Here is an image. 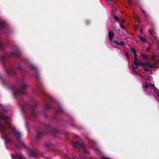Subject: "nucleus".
I'll list each match as a JSON object with an SVG mask.
<instances>
[{"label": "nucleus", "mask_w": 159, "mask_h": 159, "mask_svg": "<svg viewBox=\"0 0 159 159\" xmlns=\"http://www.w3.org/2000/svg\"><path fill=\"white\" fill-rule=\"evenodd\" d=\"M7 111L2 106L0 105V132L2 134V137L4 139L6 144H9L12 142L9 138L12 134L16 138L17 143L16 146L17 148H25L23 141L21 139V134L10 123V117L5 115Z\"/></svg>", "instance_id": "f257e3e1"}, {"label": "nucleus", "mask_w": 159, "mask_h": 159, "mask_svg": "<svg viewBox=\"0 0 159 159\" xmlns=\"http://www.w3.org/2000/svg\"><path fill=\"white\" fill-rule=\"evenodd\" d=\"M29 87V85L25 83L23 79H20L18 82L17 86L12 89L14 97L17 100L21 99L25 94V91Z\"/></svg>", "instance_id": "f03ea898"}, {"label": "nucleus", "mask_w": 159, "mask_h": 159, "mask_svg": "<svg viewBox=\"0 0 159 159\" xmlns=\"http://www.w3.org/2000/svg\"><path fill=\"white\" fill-rule=\"evenodd\" d=\"M150 78L148 77L146 82L143 85L144 92L147 95L154 96L156 98L157 97L159 99V91L155 88L153 84H150L148 83V80L150 81Z\"/></svg>", "instance_id": "7ed1b4c3"}, {"label": "nucleus", "mask_w": 159, "mask_h": 159, "mask_svg": "<svg viewBox=\"0 0 159 159\" xmlns=\"http://www.w3.org/2000/svg\"><path fill=\"white\" fill-rule=\"evenodd\" d=\"M35 105L34 106H30L25 105L20 107V108L22 111L24 112L25 111H28L29 110L31 115L33 116L37 115V112L38 111L37 107V102L36 101L34 102Z\"/></svg>", "instance_id": "20e7f679"}, {"label": "nucleus", "mask_w": 159, "mask_h": 159, "mask_svg": "<svg viewBox=\"0 0 159 159\" xmlns=\"http://www.w3.org/2000/svg\"><path fill=\"white\" fill-rule=\"evenodd\" d=\"M72 144L74 148H79L84 154H87L89 156L90 153L89 151L86 149V145L83 141H81L80 142H73L72 143Z\"/></svg>", "instance_id": "39448f33"}, {"label": "nucleus", "mask_w": 159, "mask_h": 159, "mask_svg": "<svg viewBox=\"0 0 159 159\" xmlns=\"http://www.w3.org/2000/svg\"><path fill=\"white\" fill-rule=\"evenodd\" d=\"M114 34L113 32L111 31H109L108 32V38L109 42L108 44L110 45L111 47H116L118 44L120 45H124L125 43L123 41H121L119 43L118 41L116 40H113L112 38L114 37Z\"/></svg>", "instance_id": "423d86ee"}, {"label": "nucleus", "mask_w": 159, "mask_h": 159, "mask_svg": "<svg viewBox=\"0 0 159 159\" xmlns=\"http://www.w3.org/2000/svg\"><path fill=\"white\" fill-rule=\"evenodd\" d=\"M23 61L24 62L25 65L26 66H29L31 70H35L36 71L35 75V77L38 82H39V74L37 72L38 69L37 67L32 64L30 63L28 60L27 59H24Z\"/></svg>", "instance_id": "0eeeda50"}, {"label": "nucleus", "mask_w": 159, "mask_h": 159, "mask_svg": "<svg viewBox=\"0 0 159 159\" xmlns=\"http://www.w3.org/2000/svg\"><path fill=\"white\" fill-rule=\"evenodd\" d=\"M5 69L6 71L7 74L15 75L16 74V70H20L22 69V67L19 64L18 66L15 68V69H14L12 67L7 68L5 66Z\"/></svg>", "instance_id": "6e6552de"}, {"label": "nucleus", "mask_w": 159, "mask_h": 159, "mask_svg": "<svg viewBox=\"0 0 159 159\" xmlns=\"http://www.w3.org/2000/svg\"><path fill=\"white\" fill-rule=\"evenodd\" d=\"M136 57H134L135 58L134 60V63L135 66H139L146 65L149 67H152L153 66L151 64L148 62L144 63L140 62L139 61L135 58Z\"/></svg>", "instance_id": "1a4fd4ad"}, {"label": "nucleus", "mask_w": 159, "mask_h": 159, "mask_svg": "<svg viewBox=\"0 0 159 159\" xmlns=\"http://www.w3.org/2000/svg\"><path fill=\"white\" fill-rule=\"evenodd\" d=\"M15 52H14L13 51L11 52L9 55L10 57H16V56H19L20 54V52L19 49L17 47H15Z\"/></svg>", "instance_id": "9d476101"}, {"label": "nucleus", "mask_w": 159, "mask_h": 159, "mask_svg": "<svg viewBox=\"0 0 159 159\" xmlns=\"http://www.w3.org/2000/svg\"><path fill=\"white\" fill-rule=\"evenodd\" d=\"M12 159H25L24 157L22 154H19L15 156L11 155Z\"/></svg>", "instance_id": "9b49d317"}, {"label": "nucleus", "mask_w": 159, "mask_h": 159, "mask_svg": "<svg viewBox=\"0 0 159 159\" xmlns=\"http://www.w3.org/2000/svg\"><path fill=\"white\" fill-rule=\"evenodd\" d=\"M7 26L6 22L3 20L0 19V29H2Z\"/></svg>", "instance_id": "f8f14e48"}, {"label": "nucleus", "mask_w": 159, "mask_h": 159, "mask_svg": "<svg viewBox=\"0 0 159 159\" xmlns=\"http://www.w3.org/2000/svg\"><path fill=\"white\" fill-rule=\"evenodd\" d=\"M28 153L29 156L31 157L36 156L37 154L36 152L30 149L29 150Z\"/></svg>", "instance_id": "ddd939ff"}, {"label": "nucleus", "mask_w": 159, "mask_h": 159, "mask_svg": "<svg viewBox=\"0 0 159 159\" xmlns=\"http://www.w3.org/2000/svg\"><path fill=\"white\" fill-rule=\"evenodd\" d=\"M7 58L6 57L3 55L1 56L0 57V60H1L2 64H3L5 66V61L7 60Z\"/></svg>", "instance_id": "4468645a"}, {"label": "nucleus", "mask_w": 159, "mask_h": 159, "mask_svg": "<svg viewBox=\"0 0 159 159\" xmlns=\"http://www.w3.org/2000/svg\"><path fill=\"white\" fill-rule=\"evenodd\" d=\"M57 106L58 107L55 109L57 112L58 111H60L61 112H63V110L61 105L59 103H58Z\"/></svg>", "instance_id": "2eb2a0df"}, {"label": "nucleus", "mask_w": 159, "mask_h": 159, "mask_svg": "<svg viewBox=\"0 0 159 159\" xmlns=\"http://www.w3.org/2000/svg\"><path fill=\"white\" fill-rule=\"evenodd\" d=\"M140 39L142 42L143 43H146L147 42V39L144 37L142 36H140Z\"/></svg>", "instance_id": "dca6fc26"}, {"label": "nucleus", "mask_w": 159, "mask_h": 159, "mask_svg": "<svg viewBox=\"0 0 159 159\" xmlns=\"http://www.w3.org/2000/svg\"><path fill=\"white\" fill-rule=\"evenodd\" d=\"M5 45L0 41V50H3L5 48Z\"/></svg>", "instance_id": "f3484780"}, {"label": "nucleus", "mask_w": 159, "mask_h": 159, "mask_svg": "<svg viewBox=\"0 0 159 159\" xmlns=\"http://www.w3.org/2000/svg\"><path fill=\"white\" fill-rule=\"evenodd\" d=\"M119 21L121 23L120 24V27H121L122 29H124V26H123V25H122V24H123L125 22V20H124V19H122L121 20H120Z\"/></svg>", "instance_id": "a211bd4d"}, {"label": "nucleus", "mask_w": 159, "mask_h": 159, "mask_svg": "<svg viewBox=\"0 0 159 159\" xmlns=\"http://www.w3.org/2000/svg\"><path fill=\"white\" fill-rule=\"evenodd\" d=\"M130 50L133 53V54L134 56V57H136L137 55L136 54V52L134 48L133 47H132L131 48Z\"/></svg>", "instance_id": "6ab92c4d"}, {"label": "nucleus", "mask_w": 159, "mask_h": 159, "mask_svg": "<svg viewBox=\"0 0 159 159\" xmlns=\"http://www.w3.org/2000/svg\"><path fill=\"white\" fill-rule=\"evenodd\" d=\"M43 135V134L41 133H38L36 136V139H39V138L41 137Z\"/></svg>", "instance_id": "aec40b11"}, {"label": "nucleus", "mask_w": 159, "mask_h": 159, "mask_svg": "<svg viewBox=\"0 0 159 159\" xmlns=\"http://www.w3.org/2000/svg\"><path fill=\"white\" fill-rule=\"evenodd\" d=\"M141 57L144 60H148V58L147 55L142 54L141 55Z\"/></svg>", "instance_id": "412c9836"}, {"label": "nucleus", "mask_w": 159, "mask_h": 159, "mask_svg": "<svg viewBox=\"0 0 159 159\" xmlns=\"http://www.w3.org/2000/svg\"><path fill=\"white\" fill-rule=\"evenodd\" d=\"M51 107L50 104L48 103H46L45 105V108L47 110L50 109Z\"/></svg>", "instance_id": "4be33fe9"}, {"label": "nucleus", "mask_w": 159, "mask_h": 159, "mask_svg": "<svg viewBox=\"0 0 159 159\" xmlns=\"http://www.w3.org/2000/svg\"><path fill=\"white\" fill-rule=\"evenodd\" d=\"M102 159H111L110 158H109L105 156H102L101 157Z\"/></svg>", "instance_id": "5701e85b"}, {"label": "nucleus", "mask_w": 159, "mask_h": 159, "mask_svg": "<svg viewBox=\"0 0 159 159\" xmlns=\"http://www.w3.org/2000/svg\"><path fill=\"white\" fill-rule=\"evenodd\" d=\"M114 19L116 21H118V20H119V19H118V17L116 16H115L114 17Z\"/></svg>", "instance_id": "b1692460"}, {"label": "nucleus", "mask_w": 159, "mask_h": 159, "mask_svg": "<svg viewBox=\"0 0 159 159\" xmlns=\"http://www.w3.org/2000/svg\"><path fill=\"white\" fill-rule=\"evenodd\" d=\"M132 69L133 71H136L137 70V67H136L133 66V67Z\"/></svg>", "instance_id": "393cba45"}, {"label": "nucleus", "mask_w": 159, "mask_h": 159, "mask_svg": "<svg viewBox=\"0 0 159 159\" xmlns=\"http://www.w3.org/2000/svg\"><path fill=\"white\" fill-rule=\"evenodd\" d=\"M125 54L126 56V58L127 59H129V57L128 56V54L127 52H126Z\"/></svg>", "instance_id": "a878e982"}, {"label": "nucleus", "mask_w": 159, "mask_h": 159, "mask_svg": "<svg viewBox=\"0 0 159 159\" xmlns=\"http://www.w3.org/2000/svg\"><path fill=\"white\" fill-rule=\"evenodd\" d=\"M141 10H142V12H143L144 14H146V12H145V11L144 10H143V9H141Z\"/></svg>", "instance_id": "bb28decb"}, {"label": "nucleus", "mask_w": 159, "mask_h": 159, "mask_svg": "<svg viewBox=\"0 0 159 159\" xmlns=\"http://www.w3.org/2000/svg\"><path fill=\"white\" fill-rule=\"evenodd\" d=\"M91 142H92L94 144H95L96 143V142L94 140H92Z\"/></svg>", "instance_id": "cd10ccee"}, {"label": "nucleus", "mask_w": 159, "mask_h": 159, "mask_svg": "<svg viewBox=\"0 0 159 159\" xmlns=\"http://www.w3.org/2000/svg\"><path fill=\"white\" fill-rule=\"evenodd\" d=\"M95 151H98V152H100V151L99 150V149H97V148H95Z\"/></svg>", "instance_id": "c85d7f7f"}, {"label": "nucleus", "mask_w": 159, "mask_h": 159, "mask_svg": "<svg viewBox=\"0 0 159 159\" xmlns=\"http://www.w3.org/2000/svg\"><path fill=\"white\" fill-rule=\"evenodd\" d=\"M40 85H41V89H43V86H42V84L40 83Z\"/></svg>", "instance_id": "c756f323"}, {"label": "nucleus", "mask_w": 159, "mask_h": 159, "mask_svg": "<svg viewBox=\"0 0 159 159\" xmlns=\"http://www.w3.org/2000/svg\"><path fill=\"white\" fill-rule=\"evenodd\" d=\"M66 157H67L68 158H70V156H69V155L66 156Z\"/></svg>", "instance_id": "7c9ffc66"}, {"label": "nucleus", "mask_w": 159, "mask_h": 159, "mask_svg": "<svg viewBox=\"0 0 159 159\" xmlns=\"http://www.w3.org/2000/svg\"><path fill=\"white\" fill-rule=\"evenodd\" d=\"M113 0H109V1H112Z\"/></svg>", "instance_id": "2f4dec72"}, {"label": "nucleus", "mask_w": 159, "mask_h": 159, "mask_svg": "<svg viewBox=\"0 0 159 159\" xmlns=\"http://www.w3.org/2000/svg\"><path fill=\"white\" fill-rule=\"evenodd\" d=\"M49 97H50V98H51V99L52 98L50 96Z\"/></svg>", "instance_id": "473e14b6"}, {"label": "nucleus", "mask_w": 159, "mask_h": 159, "mask_svg": "<svg viewBox=\"0 0 159 159\" xmlns=\"http://www.w3.org/2000/svg\"><path fill=\"white\" fill-rule=\"evenodd\" d=\"M140 32H141V33H142V30H141V31H140Z\"/></svg>", "instance_id": "72a5a7b5"}, {"label": "nucleus", "mask_w": 159, "mask_h": 159, "mask_svg": "<svg viewBox=\"0 0 159 159\" xmlns=\"http://www.w3.org/2000/svg\"><path fill=\"white\" fill-rule=\"evenodd\" d=\"M119 50H120V48H119Z\"/></svg>", "instance_id": "f704fd0d"}]
</instances>
